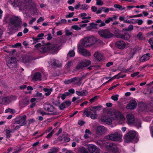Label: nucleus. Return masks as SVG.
I'll return each mask as SVG.
<instances>
[{
    "mask_svg": "<svg viewBox=\"0 0 153 153\" xmlns=\"http://www.w3.org/2000/svg\"><path fill=\"white\" fill-rule=\"evenodd\" d=\"M96 41V38L93 36L85 37L81 44H79L78 46L79 52L83 56H91V53L88 51L84 49V47H89L94 44Z\"/></svg>",
    "mask_w": 153,
    "mask_h": 153,
    "instance_id": "1",
    "label": "nucleus"
},
{
    "mask_svg": "<svg viewBox=\"0 0 153 153\" xmlns=\"http://www.w3.org/2000/svg\"><path fill=\"white\" fill-rule=\"evenodd\" d=\"M35 47L36 48H39V50L42 53H44L50 51L53 53L57 52L58 51V46L57 45L50 44H47L46 45L41 46V44L38 43L36 45Z\"/></svg>",
    "mask_w": 153,
    "mask_h": 153,
    "instance_id": "2",
    "label": "nucleus"
},
{
    "mask_svg": "<svg viewBox=\"0 0 153 153\" xmlns=\"http://www.w3.org/2000/svg\"><path fill=\"white\" fill-rule=\"evenodd\" d=\"M136 136V132L133 130L129 131L125 136V142L128 143L132 142Z\"/></svg>",
    "mask_w": 153,
    "mask_h": 153,
    "instance_id": "3",
    "label": "nucleus"
},
{
    "mask_svg": "<svg viewBox=\"0 0 153 153\" xmlns=\"http://www.w3.org/2000/svg\"><path fill=\"white\" fill-rule=\"evenodd\" d=\"M100 36L105 38H109L113 36V34L107 29L102 30L98 32Z\"/></svg>",
    "mask_w": 153,
    "mask_h": 153,
    "instance_id": "4",
    "label": "nucleus"
},
{
    "mask_svg": "<svg viewBox=\"0 0 153 153\" xmlns=\"http://www.w3.org/2000/svg\"><path fill=\"white\" fill-rule=\"evenodd\" d=\"M16 60L15 58H8L6 59L7 65L10 68H15L16 66Z\"/></svg>",
    "mask_w": 153,
    "mask_h": 153,
    "instance_id": "5",
    "label": "nucleus"
},
{
    "mask_svg": "<svg viewBox=\"0 0 153 153\" xmlns=\"http://www.w3.org/2000/svg\"><path fill=\"white\" fill-rule=\"evenodd\" d=\"M26 116L25 115L19 116L16 119L15 124H19L20 126H22L26 124Z\"/></svg>",
    "mask_w": 153,
    "mask_h": 153,
    "instance_id": "6",
    "label": "nucleus"
},
{
    "mask_svg": "<svg viewBox=\"0 0 153 153\" xmlns=\"http://www.w3.org/2000/svg\"><path fill=\"white\" fill-rule=\"evenodd\" d=\"M44 109L50 112H51V114L55 115L56 114V112H54L55 108L52 105L48 103H45L44 105Z\"/></svg>",
    "mask_w": 153,
    "mask_h": 153,
    "instance_id": "7",
    "label": "nucleus"
},
{
    "mask_svg": "<svg viewBox=\"0 0 153 153\" xmlns=\"http://www.w3.org/2000/svg\"><path fill=\"white\" fill-rule=\"evenodd\" d=\"M91 63L90 61L85 60L79 63L76 66V68L78 70L82 69L84 67L88 66L91 64Z\"/></svg>",
    "mask_w": 153,
    "mask_h": 153,
    "instance_id": "8",
    "label": "nucleus"
},
{
    "mask_svg": "<svg viewBox=\"0 0 153 153\" xmlns=\"http://www.w3.org/2000/svg\"><path fill=\"white\" fill-rule=\"evenodd\" d=\"M32 57L31 56H22L20 58L19 61L24 63L25 64H28L32 62L33 60L35 59Z\"/></svg>",
    "mask_w": 153,
    "mask_h": 153,
    "instance_id": "9",
    "label": "nucleus"
},
{
    "mask_svg": "<svg viewBox=\"0 0 153 153\" xmlns=\"http://www.w3.org/2000/svg\"><path fill=\"white\" fill-rule=\"evenodd\" d=\"M107 131V129L102 126H98L96 129V134L98 135L104 134Z\"/></svg>",
    "mask_w": 153,
    "mask_h": 153,
    "instance_id": "10",
    "label": "nucleus"
},
{
    "mask_svg": "<svg viewBox=\"0 0 153 153\" xmlns=\"http://www.w3.org/2000/svg\"><path fill=\"white\" fill-rule=\"evenodd\" d=\"M20 21V18L14 16H11L9 19V21L12 24H14L16 27L19 25V23Z\"/></svg>",
    "mask_w": 153,
    "mask_h": 153,
    "instance_id": "11",
    "label": "nucleus"
},
{
    "mask_svg": "<svg viewBox=\"0 0 153 153\" xmlns=\"http://www.w3.org/2000/svg\"><path fill=\"white\" fill-rule=\"evenodd\" d=\"M89 152L91 153H99L100 150L95 145L90 144L88 146Z\"/></svg>",
    "mask_w": 153,
    "mask_h": 153,
    "instance_id": "12",
    "label": "nucleus"
},
{
    "mask_svg": "<svg viewBox=\"0 0 153 153\" xmlns=\"http://www.w3.org/2000/svg\"><path fill=\"white\" fill-rule=\"evenodd\" d=\"M137 106V102L134 100H131L130 101L129 103L126 106L128 109L133 110L135 109Z\"/></svg>",
    "mask_w": 153,
    "mask_h": 153,
    "instance_id": "13",
    "label": "nucleus"
},
{
    "mask_svg": "<svg viewBox=\"0 0 153 153\" xmlns=\"http://www.w3.org/2000/svg\"><path fill=\"white\" fill-rule=\"evenodd\" d=\"M26 6H27L26 7L27 9H32L35 12H37V10L36 7V5L34 2L32 1L31 0L28 1V2L27 3Z\"/></svg>",
    "mask_w": 153,
    "mask_h": 153,
    "instance_id": "14",
    "label": "nucleus"
},
{
    "mask_svg": "<svg viewBox=\"0 0 153 153\" xmlns=\"http://www.w3.org/2000/svg\"><path fill=\"white\" fill-rule=\"evenodd\" d=\"M122 136L121 131L120 130L118 131V130H117L115 131V142H122Z\"/></svg>",
    "mask_w": 153,
    "mask_h": 153,
    "instance_id": "15",
    "label": "nucleus"
},
{
    "mask_svg": "<svg viewBox=\"0 0 153 153\" xmlns=\"http://www.w3.org/2000/svg\"><path fill=\"white\" fill-rule=\"evenodd\" d=\"M126 44L123 41L120 40L115 42V46H117L118 48L123 50L126 47Z\"/></svg>",
    "mask_w": 153,
    "mask_h": 153,
    "instance_id": "16",
    "label": "nucleus"
},
{
    "mask_svg": "<svg viewBox=\"0 0 153 153\" xmlns=\"http://www.w3.org/2000/svg\"><path fill=\"white\" fill-rule=\"evenodd\" d=\"M126 117L127 120V123L130 124H133L135 122V120L134 115L132 114H127Z\"/></svg>",
    "mask_w": 153,
    "mask_h": 153,
    "instance_id": "17",
    "label": "nucleus"
},
{
    "mask_svg": "<svg viewBox=\"0 0 153 153\" xmlns=\"http://www.w3.org/2000/svg\"><path fill=\"white\" fill-rule=\"evenodd\" d=\"M94 56L96 60L100 61L103 59V55L100 53L98 51L94 53Z\"/></svg>",
    "mask_w": 153,
    "mask_h": 153,
    "instance_id": "18",
    "label": "nucleus"
},
{
    "mask_svg": "<svg viewBox=\"0 0 153 153\" xmlns=\"http://www.w3.org/2000/svg\"><path fill=\"white\" fill-rule=\"evenodd\" d=\"M100 120L102 122H104L110 125L111 124V120L108 119L107 117L105 116H102L100 117Z\"/></svg>",
    "mask_w": 153,
    "mask_h": 153,
    "instance_id": "19",
    "label": "nucleus"
},
{
    "mask_svg": "<svg viewBox=\"0 0 153 153\" xmlns=\"http://www.w3.org/2000/svg\"><path fill=\"white\" fill-rule=\"evenodd\" d=\"M72 83L73 85H79L81 84V81L82 80V78L79 77H74L72 78Z\"/></svg>",
    "mask_w": 153,
    "mask_h": 153,
    "instance_id": "20",
    "label": "nucleus"
},
{
    "mask_svg": "<svg viewBox=\"0 0 153 153\" xmlns=\"http://www.w3.org/2000/svg\"><path fill=\"white\" fill-rule=\"evenodd\" d=\"M29 100L27 99L21 100L19 102L21 108H23L27 106L29 104Z\"/></svg>",
    "mask_w": 153,
    "mask_h": 153,
    "instance_id": "21",
    "label": "nucleus"
},
{
    "mask_svg": "<svg viewBox=\"0 0 153 153\" xmlns=\"http://www.w3.org/2000/svg\"><path fill=\"white\" fill-rule=\"evenodd\" d=\"M32 79L34 81H40L41 79V75L39 72H36L34 74L32 77Z\"/></svg>",
    "mask_w": 153,
    "mask_h": 153,
    "instance_id": "22",
    "label": "nucleus"
},
{
    "mask_svg": "<svg viewBox=\"0 0 153 153\" xmlns=\"http://www.w3.org/2000/svg\"><path fill=\"white\" fill-rule=\"evenodd\" d=\"M102 108V107L101 106H92L90 108V110L94 113H96L97 111H99Z\"/></svg>",
    "mask_w": 153,
    "mask_h": 153,
    "instance_id": "23",
    "label": "nucleus"
},
{
    "mask_svg": "<svg viewBox=\"0 0 153 153\" xmlns=\"http://www.w3.org/2000/svg\"><path fill=\"white\" fill-rule=\"evenodd\" d=\"M150 53H147L146 54L143 55L140 59V61L141 62H144L149 59Z\"/></svg>",
    "mask_w": 153,
    "mask_h": 153,
    "instance_id": "24",
    "label": "nucleus"
},
{
    "mask_svg": "<svg viewBox=\"0 0 153 153\" xmlns=\"http://www.w3.org/2000/svg\"><path fill=\"white\" fill-rule=\"evenodd\" d=\"M11 99L9 97H4L1 99L2 103L3 104L9 103L11 102Z\"/></svg>",
    "mask_w": 153,
    "mask_h": 153,
    "instance_id": "25",
    "label": "nucleus"
},
{
    "mask_svg": "<svg viewBox=\"0 0 153 153\" xmlns=\"http://www.w3.org/2000/svg\"><path fill=\"white\" fill-rule=\"evenodd\" d=\"M76 94L79 96H85L88 93V91L86 90H83L81 91H76Z\"/></svg>",
    "mask_w": 153,
    "mask_h": 153,
    "instance_id": "26",
    "label": "nucleus"
},
{
    "mask_svg": "<svg viewBox=\"0 0 153 153\" xmlns=\"http://www.w3.org/2000/svg\"><path fill=\"white\" fill-rule=\"evenodd\" d=\"M130 35L127 32L123 33L122 39L126 41L129 40L130 38Z\"/></svg>",
    "mask_w": 153,
    "mask_h": 153,
    "instance_id": "27",
    "label": "nucleus"
},
{
    "mask_svg": "<svg viewBox=\"0 0 153 153\" xmlns=\"http://www.w3.org/2000/svg\"><path fill=\"white\" fill-rule=\"evenodd\" d=\"M43 91L45 92V95L46 96H48L51 94V92L53 91V89L51 88H44Z\"/></svg>",
    "mask_w": 153,
    "mask_h": 153,
    "instance_id": "28",
    "label": "nucleus"
},
{
    "mask_svg": "<svg viewBox=\"0 0 153 153\" xmlns=\"http://www.w3.org/2000/svg\"><path fill=\"white\" fill-rule=\"evenodd\" d=\"M91 134V132L90 131L86 129L85 131V134L84 135V137L85 139H87L89 138V135Z\"/></svg>",
    "mask_w": 153,
    "mask_h": 153,
    "instance_id": "29",
    "label": "nucleus"
},
{
    "mask_svg": "<svg viewBox=\"0 0 153 153\" xmlns=\"http://www.w3.org/2000/svg\"><path fill=\"white\" fill-rule=\"evenodd\" d=\"M87 14L85 13H81L80 14V17L82 19H91L90 16H86Z\"/></svg>",
    "mask_w": 153,
    "mask_h": 153,
    "instance_id": "30",
    "label": "nucleus"
},
{
    "mask_svg": "<svg viewBox=\"0 0 153 153\" xmlns=\"http://www.w3.org/2000/svg\"><path fill=\"white\" fill-rule=\"evenodd\" d=\"M105 138L114 141L115 140V134H111L108 135L106 136L105 137Z\"/></svg>",
    "mask_w": 153,
    "mask_h": 153,
    "instance_id": "31",
    "label": "nucleus"
},
{
    "mask_svg": "<svg viewBox=\"0 0 153 153\" xmlns=\"http://www.w3.org/2000/svg\"><path fill=\"white\" fill-rule=\"evenodd\" d=\"M97 25V24L94 23H90L89 26L87 27V29L88 30H90L92 28L96 27Z\"/></svg>",
    "mask_w": 153,
    "mask_h": 153,
    "instance_id": "32",
    "label": "nucleus"
},
{
    "mask_svg": "<svg viewBox=\"0 0 153 153\" xmlns=\"http://www.w3.org/2000/svg\"><path fill=\"white\" fill-rule=\"evenodd\" d=\"M91 112L88 111V110L87 109H85L84 111L83 112V115L86 116L87 117H89L90 116Z\"/></svg>",
    "mask_w": 153,
    "mask_h": 153,
    "instance_id": "33",
    "label": "nucleus"
},
{
    "mask_svg": "<svg viewBox=\"0 0 153 153\" xmlns=\"http://www.w3.org/2000/svg\"><path fill=\"white\" fill-rule=\"evenodd\" d=\"M139 40H142L145 39V37L143 36V33L141 32L138 33L137 36Z\"/></svg>",
    "mask_w": 153,
    "mask_h": 153,
    "instance_id": "34",
    "label": "nucleus"
},
{
    "mask_svg": "<svg viewBox=\"0 0 153 153\" xmlns=\"http://www.w3.org/2000/svg\"><path fill=\"white\" fill-rule=\"evenodd\" d=\"M100 67L99 65H95L93 66H91L87 68V69L89 70H96L98 69Z\"/></svg>",
    "mask_w": 153,
    "mask_h": 153,
    "instance_id": "35",
    "label": "nucleus"
},
{
    "mask_svg": "<svg viewBox=\"0 0 153 153\" xmlns=\"http://www.w3.org/2000/svg\"><path fill=\"white\" fill-rule=\"evenodd\" d=\"M97 144L101 146H106L107 145L105 143V141L104 140L99 141L97 142Z\"/></svg>",
    "mask_w": 153,
    "mask_h": 153,
    "instance_id": "36",
    "label": "nucleus"
},
{
    "mask_svg": "<svg viewBox=\"0 0 153 153\" xmlns=\"http://www.w3.org/2000/svg\"><path fill=\"white\" fill-rule=\"evenodd\" d=\"M89 7L87 4H83L81 5V7L79 8V9L82 10H87L88 9Z\"/></svg>",
    "mask_w": 153,
    "mask_h": 153,
    "instance_id": "37",
    "label": "nucleus"
},
{
    "mask_svg": "<svg viewBox=\"0 0 153 153\" xmlns=\"http://www.w3.org/2000/svg\"><path fill=\"white\" fill-rule=\"evenodd\" d=\"M123 33H121L117 32L116 30H115V37L117 38H120L122 39L123 37Z\"/></svg>",
    "mask_w": 153,
    "mask_h": 153,
    "instance_id": "38",
    "label": "nucleus"
},
{
    "mask_svg": "<svg viewBox=\"0 0 153 153\" xmlns=\"http://www.w3.org/2000/svg\"><path fill=\"white\" fill-rule=\"evenodd\" d=\"M126 74L122 75L121 73H119L117 75H115V79H119V78H123L125 77Z\"/></svg>",
    "mask_w": 153,
    "mask_h": 153,
    "instance_id": "39",
    "label": "nucleus"
},
{
    "mask_svg": "<svg viewBox=\"0 0 153 153\" xmlns=\"http://www.w3.org/2000/svg\"><path fill=\"white\" fill-rule=\"evenodd\" d=\"M71 29H74L75 30H78L81 29V27L77 25H73L71 27Z\"/></svg>",
    "mask_w": 153,
    "mask_h": 153,
    "instance_id": "40",
    "label": "nucleus"
},
{
    "mask_svg": "<svg viewBox=\"0 0 153 153\" xmlns=\"http://www.w3.org/2000/svg\"><path fill=\"white\" fill-rule=\"evenodd\" d=\"M133 25H130L128 26V28H123V30H125V31H130L131 30H133Z\"/></svg>",
    "mask_w": 153,
    "mask_h": 153,
    "instance_id": "41",
    "label": "nucleus"
},
{
    "mask_svg": "<svg viewBox=\"0 0 153 153\" xmlns=\"http://www.w3.org/2000/svg\"><path fill=\"white\" fill-rule=\"evenodd\" d=\"M37 112L38 113H39L40 114H41L42 115L50 114L49 113H46V112L44 111L43 110H41V109L38 110L37 111Z\"/></svg>",
    "mask_w": 153,
    "mask_h": 153,
    "instance_id": "42",
    "label": "nucleus"
},
{
    "mask_svg": "<svg viewBox=\"0 0 153 153\" xmlns=\"http://www.w3.org/2000/svg\"><path fill=\"white\" fill-rule=\"evenodd\" d=\"M115 8H117L119 9L120 10H124L125 8L124 7H123L122 6L118 4H115Z\"/></svg>",
    "mask_w": 153,
    "mask_h": 153,
    "instance_id": "43",
    "label": "nucleus"
},
{
    "mask_svg": "<svg viewBox=\"0 0 153 153\" xmlns=\"http://www.w3.org/2000/svg\"><path fill=\"white\" fill-rule=\"evenodd\" d=\"M102 11L105 13H107L110 10H111V9L106 7H102Z\"/></svg>",
    "mask_w": 153,
    "mask_h": 153,
    "instance_id": "44",
    "label": "nucleus"
},
{
    "mask_svg": "<svg viewBox=\"0 0 153 153\" xmlns=\"http://www.w3.org/2000/svg\"><path fill=\"white\" fill-rule=\"evenodd\" d=\"M99 98V97L97 96H95L94 97L92 98L89 100L90 102L91 103H93L97 100Z\"/></svg>",
    "mask_w": 153,
    "mask_h": 153,
    "instance_id": "45",
    "label": "nucleus"
},
{
    "mask_svg": "<svg viewBox=\"0 0 153 153\" xmlns=\"http://www.w3.org/2000/svg\"><path fill=\"white\" fill-rule=\"evenodd\" d=\"M90 117L92 119H97L98 117L97 114L96 113L94 114H91Z\"/></svg>",
    "mask_w": 153,
    "mask_h": 153,
    "instance_id": "46",
    "label": "nucleus"
},
{
    "mask_svg": "<svg viewBox=\"0 0 153 153\" xmlns=\"http://www.w3.org/2000/svg\"><path fill=\"white\" fill-rule=\"evenodd\" d=\"M69 95H70V94L69 92H65L64 94H62V95L61 97V98L62 100H64L65 99L66 96H68Z\"/></svg>",
    "mask_w": 153,
    "mask_h": 153,
    "instance_id": "47",
    "label": "nucleus"
},
{
    "mask_svg": "<svg viewBox=\"0 0 153 153\" xmlns=\"http://www.w3.org/2000/svg\"><path fill=\"white\" fill-rule=\"evenodd\" d=\"M73 64L72 61H69L65 65V68H68L71 67Z\"/></svg>",
    "mask_w": 153,
    "mask_h": 153,
    "instance_id": "48",
    "label": "nucleus"
},
{
    "mask_svg": "<svg viewBox=\"0 0 153 153\" xmlns=\"http://www.w3.org/2000/svg\"><path fill=\"white\" fill-rule=\"evenodd\" d=\"M120 116L119 117L120 121L121 122V123L123 122V121L125 120V118L124 116L121 113L119 114Z\"/></svg>",
    "mask_w": 153,
    "mask_h": 153,
    "instance_id": "49",
    "label": "nucleus"
},
{
    "mask_svg": "<svg viewBox=\"0 0 153 153\" xmlns=\"http://www.w3.org/2000/svg\"><path fill=\"white\" fill-rule=\"evenodd\" d=\"M79 151L82 153H87V152L84 147H80L78 149Z\"/></svg>",
    "mask_w": 153,
    "mask_h": 153,
    "instance_id": "50",
    "label": "nucleus"
},
{
    "mask_svg": "<svg viewBox=\"0 0 153 153\" xmlns=\"http://www.w3.org/2000/svg\"><path fill=\"white\" fill-rule=\"evenodd\" d=\"M149 42L151 45V48L153 50V38H152L149 39Z\"/></svg>",
    "mask_w": 153,
    "mask_h": 153,
    "instance_id": "51",
    "label": "nucleus"
},
{
    "mask_svg": "<svg viewBox=\"0 0 153 153\" xmlns=\"http://www.w3.org/2000/svg\"><path fill=\"white\" fill-rule=\"evenodd\" d=\"M6 137L7 138H9V137H10V133L11 132L10 130L9 129H7L6 130Z\"/></svg>",
    "mask_w": 153,
    "mask_h": 153,
    "instance_id": "52",
    "label": "nucleus"
},
{
    "mask_svg": "<svg viewBox=\"0 0 153 153\" xmlns=\"http://www.w3.org/2000/svg\"><path fill=\"white\" fill-rule=\"evenodd\" d=\"M96 4L98 5L101 6L103 4V2L101 0H96Z\"/></svg>",
    "mask_w": 153,
    "mask_h": 153,
    "instance_id": "53",
    "label": "nucleus"
},
{
    "mask_svg": "<svg viewBox=\"0 0 153 153\" xmlns=\"http://www.w3.org/2000/svg\"><path fill=\"white\" fill-rule=\"evenodd\" d=\"M114 17H109L108 19L105 20V23H108L110 21H111L113 20Z\"/></svg>",
    "mask_w": 153,
    "mask_h": 153,
    "instance_id": "54",
    "label": "nucleus"
},
{
    "mask_svg": "<svg viewBox=\"0 0 153 153\" xmlns=\"http://www.w3.org/2000/svg\"><path fill=\"white\" fill-rule=\"evenodd\" d=\"M57 151L56 148H53L51 149L48 153H55Z\"/></svg>",
    "mask_w": 153,
    "mask_h": 153,
    "instance_id": "55",
    "label": "nucleus"
},
{
    "mask_svg": "<svg viewBox=\"0 0 153 153\" xmlns=\"http://www.w3.org/2000/svg\"><path fill=\"white\" fill-rule=\"evenodd\" d=\"M63 102L65 105L66 108L68 107L69 106L71 105V102L70 101H67L65 102Z\"/></svg>",
    "mask_w": 153,
    "mask_h": 153,
    "instance_id": "56",
    "label": "nucleus"
},
{
    "mask_svg": "<svg viewBox=\"0 0 153 153\" xmlns=\"http://www.w3.org/2000/svg\"><path fill=\"white\" fill-rule=\"evenodd\" d=\"M68 55L71 57L74 56L75 55V53L73 51H70L68 53Z\"/></svg>",
    "mask_w": 153,
    "mask_h": 153,
    "instance_id": "57",
    "label": "nucleus"
},
{
    "mask_svg": "<svg viewBox=\"0 0 153 153\" xmlns=\"http://www.w3.org/2000/svg\"><path fill=\"white\" fill-rule=\"evenodd\" d=\"M74 15V13L72 12L71 13H69L68 15H67L65 16V17L66 18H71Z\"/></svg>",
    "mask_w": 153,
    "mask_h": 153,
    "instance_id": "58",
    "label": "nucleus"
},
{
    "mask_svg": "<svg viewBox=\"0 0 153 153\" xmlns=\"http://www.w3.org/2000/svg\"><path fill=\"white\" fill-rule=\"evenodd\" d=\"M64 83L66 84H69L71 83H72V79H68L67 80H65L64 81Z\"/></svg>",
    "mask_w": 153,
    "mask_h": 153,
    "instance_id": "59",
    "label": "nucleus"
},
{
    "mask_svg": "<svg viewBox=\"0 0 153 153\" xmlns=\"http://www.w3.org/2000/svg\"><path fill=\"white\" fill-rule=\"evenodd\" d=\"M59 108L60 109L62 110L63 109L65 108H66L64 102L59 105Z\"/></svg>",
    "mask_w": 153,
    "mask_h": 153,
    "instance_id": "60",
    "label": "nucleus"
},
{
    "mask_svg": "<svg viewBox=\"0 0 153 153\" xmlns=\"http://www.w3.org/2000/svg\"><path fill=\"white\" fill-rule=\"evenodd\" d=\"M102 12V9L101 7L97 9L95 13L97 14H98L101 13Z\"/></svg>",
    "mask_w": 153,
    "mask_h": 153,
    "instance_id": "61",
    "label": "nucleus"
},
{
    "mask_svg": "<svg viewBox=\"0 0 153 153\" xmlns=\"http://www.w3.org/2000/svg\"><path fill=\"white\" fill-rule=\"evenodd\" d=\"M64 140V142H69L70 140V139L69 137H65L64 138L61 139V140Z\"/></svg>",
    "mask_w": 153,
    "mask_h": 153,
    "instance_id": "62",
    "label": "nucleus"
},
{
    "mask_svg": "<svg viewBox=\"0 0 153 153\" xmlns=\"http://www.w3.org/2000/svg\"><path fill=\"white\" fill-rule=\"evenodd\" d=\"M65 35L66 36L71 35L72 34V33L70 32L68 30L65 29Z\"/></svg>",
    "mask_w": 153,
    "mask_h": 153,
    "instance_id": "63",
    "label": "nucleus"
},
{
    "mask_svg": "<svg viewBox=\"0 0 153 153\" xmlns=\"http://www.w3.org/2000/svg\"><path fill=\"white\" fill-rule=\"evenodd\" d=\"M54 133V131H53L51 132L46 137L47 138H50L52 135Z\"/></svg>",
    "mask_w": 153,
    "mask_h": 153,
    "instance_id": "64",
    "label": "nucleus"
}]
</instances>
